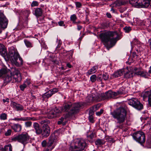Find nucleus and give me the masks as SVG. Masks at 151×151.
Returning <instances> with one entry per match:
<instances>
[{
    "mask_svg": "<svg viewBox=\"0 0 151 151\" xmlns=\"http://www.w3.org/2000/svg\"><path fill=\"white\" fill-rule=\"evenodd\" d=\"M93 112L92 111H89L88 119L89 121L92 123L94 122L93 117Z\"/></svg>",
    "mask_w": 151,
    "mask_h": 151,
    "instance_id": "obj_34",
    "label": "nucleus"
},
{
    "mask_svg": "<svg viewBox=\"0 0 151 151\" xmlns=\"http://www.w3.org/2000/svg\"><path fill=\"white\" fill-rule=\"evenodd\" d=\"M127 92L125 89L124 87L120 88L118 91H117L118 95L123 93H125Z\"/></svg>",
    "mask_w": 151,
    "mask_h": 151,
    "instance_id": "obj_35",
    "label": "nucleus"
},
{
    "mask_svg": "<svg viewBox=\"0 0 151 151\" xmlns=\"http://www.w3.org/2000/svg\"><path fill=\"white\" fill-rule=\"evenodd\" d=\"M82 28V26L80 25H77V29L78 30H80Z\"/></svg>",
    "mask_w": 151,
    "mask_h": 151,
    "instance_id": "obj_60",
    "label": "nucleus"
},
{
    "mask_svg": "<svg viewBox=\"0 0 151 151\" xmlns=\"http://www.w3.org/2000/svg\"><path fill=\"white\" fill-rule=\"evenodd\" d=\"M104 112V110L102 109H101L99 111L96 112V115L99 116L101 115Z\"/></svg>",
    "mask_w": 151,
    "mask_h": 151,
    "instance_id": "obj_51",
    "label": "nucleus"
},
{
    "mask_svg": "<svg viewBox=\"0 0 151 151\" xmlns=\"http://www.w3.org/2000/svg\"><path fill=\"white\" fill-rule=\"evenodd\" d=\"M83 106L82 102H78L72 103L68 102L63 104L62 106L59 108L60 113L61 112H68V114L66 115L70 116H72L78 113L80 109Z\"/></svg>",
    "mask_w": 151,
    "mask_h": 151,
    "instance_id": "obj_2",
    "label": "nucleus"
},
{
    "mask_svg": "<svg viewBox=\"0 0 151 151\" xmlns=\"http://www.w3.org/2000/svg\"><path fill=\"white\" fill-rule=\"evenodd\" d=\"M148 43L150 46V50H151V38H150L148 40Z\"/></svg>",
    "mask_w": 151,
    "mask_h": 151,
    "instance_id": "obj_57",
    "label": "nucleus"
},
{
    "mask_svg": "<svg viewBox=\"0 0 151 151\" xmlns=\"http://www.w3.org/2000/svg\"><path fill=\"white\" fill-rule=\"evenodd\" d=\"M75 4L76 8H80L82 6L81 4L79 2H76Z\"/></svg>",
    "mask_w": 151,
    "mask_h": 151,
    "instance_id": "obj_50",
    "label": "nucleus"
},
{
    "mask_svg": "<svg viewBox=\"0 0 151 151\" xmlns=\"http://www.w3.org/2000/svg\"><path fill=\"white\" fill-rule=\"evenodd\" d=\"M99 37L108 50L121 39L120 35L116 32L111 31L103 32L100 35Z\"/></svg>",
    "mask_w": 151,
    "mask_h": 151,
    "instance_id": "obj_1",
    "label": "nucleus"
},
{
    "mask_svg": "<svg viewBox=\"0 0 151 151\" xmlns=\"http://www.w3.org/2000/svg\"><path fill=\"white\" fill-rule=\"evenodd\" d=\"M27 86L26 84H25L24 83L21 85L19 87L20 88L21 90L23 91L24 90V89L27 87Z\"/></svg>",
    "mask_w": 151,
    "mask_h": 151,
    "instance_id": "obj_48",
    "label": "nucleus"
},
{
    "mask_svg": "<svg viewBox=\"0 0 151 151\" xmlns=\"http://www.w3.org/2000/svg\"><path fill=\"white\" fill-rule=\"evenodd\" d=\"M10 58L11 61L17 66L20 67L23 65V60L17 50L13 47L9 49Z\"/></svg>",
    "mask_w": 151,
    "mask_h": 151,
    "instance_id": "obj_4",
    "label": "nucleus"
},
{
    "mask_svg": "<svg viewBox=\"0 0 151 151\" xmlns=\"http://www.w3.org/2000/svg\"><path fill=\"white\" fill-rule=\"evenodd\" d=\"M128 104L138 110L143 109V106L138 100L135 98L130 99L128 101Z\"/></svg>",
    "mask_w": 151,
    "mask_h": 151,
    "instance_id": "obj_10",
    "label": "nucleus"
},
{
    "mask_svg": "<svg viewBox=\"0 0 151 151\" xmlns=\"http://www.w3.org/2000/svg\"><path fill=\"white\" fill-rule=\"evenodd\" d=\"M11 105L13 108L17 111H22L24 109L23 106L19 104L13 102L11 103Z\"/></svg>",
    "mask_w": 151,
    "mask_h": 151,
    "instance_id": "obj_17",
    "label": "nucleus"
},
{
    "mask_svg": "<svg viewBox=\"0 0 151 151\" xmlns=\"http://www.w3.org/2000/svg\"><path fill=\"white\" fill-rule=\"evenodd\" d=\"M47 145V143L46 140H44L42 142V147H45Z\"/></svg>",
    "mask_w": 151,
    "mask_h": 151,
    "instance_id": "obj_52",
    "label": "nucleus"
},
{
    "mask_svg": "<svg viewBox=\"0 0 151 151\" xmlns=\"http://www.w3.org/2000/svg\"><path fill=\"white\" fill-rule=\"evenodd\" d=\"M1 151H12V147L11 144H9L5 146L1 149Z\"/></svg>",
    "mask_w": 151,
    "mask_h": 151,
    "instance_id": "obj_31",
    "label": "nucleus"
},
{
    "mask_svg": "<svg viewBox=\"0 0 151 151\" xmlns=\"http://www.w3.org/2000/svg\"><path fill=\"white\" fill-rule=\"evenodd\" d=\"M60 113V110L59 108L55 107L50 111L47 115L48 118L51 119L56 117L58 116Z\"/></svg>",
    "mask_w": 151,
    "mask_h": 151,
    "instance_id": "obj_13",
    "label": "nucleus"
},
{
    "mask_svg": "<svg viewBox=\"0 0 151 151\" xmlns=\"http://www.w3.org/2000/svg\"><path fill=\"white\" fill-rule=\"evenodd\" d=\"M58 24L60 26H64L65 25L64 22L63 21H60L58 22Z\"/></svg>",
    "mask_w": 151,
    "mask_h": 151,
    "instance_id": "obj_54",
    "label": "nucleus"
},
{
    "mask_svg": "<svg viewBox=\"0 0 151 151\" xmlns=\"http://www.w3.org/2000/svg\"><path fill=\"white\" fill-rule=\"evenodd\" d=\"M150 95H151V93L149 91H146L142 94L143 99L145 101L147 100V98L148 99L149 98Z\"/></svg>",
    "mask_w": 151,
    "mask_h": 151,
    "instance_id": "obj_28",
    "label": "nucleus"
},
{
    "mask_svg": "<svg viewBox=\"0 0 151 151\" xmlns=\"http://www.w3.org/2000/svg\"><path fill=\"white\" fill-rule=\"evenodd\" d=\"M90 79L92 83L95 82L97 79L96 76L95 74L92 75L90 77Z\"/></svg>",
    "mask_w": 151,
    "mask_h": 151,
    "instance_id": "obj_38",
    "label": "nucleus"
},
{
    "mask_svg": "<svg viewBox=\"0 0 151 151\" xmlns=\"http://www.w3.org/2000/svg\"><path fill=\"white\" fill-rule=\"evenodd\" d=\"M8 24V20L4 15L0 14V27L4 29L6 28Z\"/></svg>",
    "mask_w": 151,
    "mask_h": 151,
    "instance_id": "obj_14",
    "label": "nucleus"
},
{
    "mask_svg": "<svg viewBox=\"0 0 151 151\" xmlns=\"http://www.w3.org/2000/svg\"><path fill=\"white\" fill-rule=\"evenodd\" d=\"M107 17L109 18H111V16L110 13H107L106 14Z\"/></svg>",
    "mask_w": 151,
    "mask_h": 151,
    "instance_id": "obj_59",
    "label": "nucleus"
},
{
    "mask_svg": "<svg viewBox=\"0 0 151 151\" xmlns=\"http://www.w3.org/2000/svg\"><path fill=\"white\" fill-rule=\"evenodd\" d=\"M6 50L4 46L2 44H0V53L1 55L4 57L6 54Z\"/></svg>",
    "mask_w": 151,
    "mask_h": 151,
    "instance_id": "obj_26",
    "label": "nucleus"
},
{
    "mask_svg": "<svg viewBox=\"0 0 151 151\" xmlns=\"http://www.w3.org/2000/svg\"><path fill=\"white\" fill-rule=\"evenodd\" d=\"M50 122V121L47 119L42 120L41 122V124H43L41 134L42 136L44 137H47L50 135V130L48 124Z\"/></svg>",
    "mask_w": 151,
    "mask_h": 151,
    "instance_id": "obj_9",
    "label": "nucleus"
},
{
    "mask_svg": "<svg viewBox=\"0 0 151 151\" xmlns=\"http://www.w3.org/2000/svg\"><path fill=\"white\" fill-rule=\"evenodd\" d=\"M52 149V148L51 150H50L49 149L47 148L46 149L44 150L43 151H51Z\"/></svg>",
    "mask_w": 151,
    "mask_h": 151,
    "instance_id": "obj_64",
    "label": "nucleus"
},
{
    "mask_svg": "<svg viewBox=\"0 0 151 151\" xmlns=\"http://www.w3.org/2000/svg\"><path fill=\"white\" fill-rule=\"evenodd\" d=\"M42 13V10L40 8H36L35 11V15L37 17L40 16Z\"/></svg>",
    "mask_w": 151,
    "mask_h": 151,
    "instance_id": "obj_27",
    "label": "nucleus"
},
{
    "mask_svg": "<svg viewBox=\"0 0 151 151\" xmlns=\"http://www.w3.org/2000/svg\"><path fill=\"white\" fill-rule=\"evenodd\" d=\"M12 129L15 132H19L21 131L22 129V126L19 124H13L12 126Z\"/></svg>",
    "mask_w": 151,
    "mask_h": 151,
    "instance_id": "obj_20",
    "label": "nucleus"
},
{
    "mask_svg": "<svg viewBox=\"0 0 151 151\" xmlns=\"http://www.w3.org/2000/svg\"><path fill=\"white\" fill-rule=\"evenodd\" d=\"M12 70L13 83L20 81L22 78L19 71L15 68H13Z\"/></svg>",
    "mask_w": 151,
    "mask_h": 151,
    "instance_id": "obj_11",
    "label": "nucleus"
},
{
    "mask_svg": "<svg viewBox=\"0 0 151 151\" xmlns=\"http://www.w3.org/2000/svg\"><path fill=\"white\" fill-rule=\"evenodd\" d=\"M73 50H72L70 51L68 54L67 55V59L68 60L70 61H72L73 60Z\"/></svg>",
    "mask_w": 151,
    "mask_h": 151,
    "instance_id": "obj_33",
    "label": "nucleus"
},
{
    "mask_svg": "<svg viewBox=\"0 0 151 151\" xmlns=\"http://www.w3.org/2000/svg\"><path fill=\"white\" fill-rule=\"evenodd\" d=\"M108 99L114 98L115 96H118L117 92L112 91L111 90L107 92Z\"/></svg>",
    "mask_w": 151,
    "mask_h": 151,
    "instance_id": "obj_24",
    "label": "nucleus"
},
{
    "mask_svg": "<svg viewBox=\"0 0 151 151\" xmlns=\"http://www.w3.org/2000/svg\"><path fill=\"white\" fill-rule=\"evenodd\" d=\"M88 137L91 139H92L93 138L94 135L93 133L91 134L90 135L88 136Z\"/></svg>",
    "mask_w": 151,
    "mask_h": 151,
    "instance_id": "obj_56",
    "label": "nucleus"
},
{
    "mask_svg": "<svg viewBox=\"0 0 151 151\" xmlns=\"http://www.w3.org/2000/svg\"><path fill=\"white\" fill-rule=\"evenodd\" d=\"M7 70L5 68H3L0 70V77H3L4 81L3 85L5 86L9 83H13V77L12 73L7 74Z\"/></svg>",
    "mask_w": 151,
    "mask_h": 151,
    "instance_id": "obj_5",
    "label": "nucleus"
},
{
    "mask_svg": "<svg viewBox=\"0 0 151 151\" xmlns=\"http://www.w3.org/2000/svg\"><path fill=\"white\" fill-rule=\"evenodd\" d=\"M69 116L67 115L64 116L63 117H61L59 119V120L58 122V124L59 125L62 124L65 125L66 122V119Z\"/></svg>",
    "mask_w": 151,
    "mask_h": 151,
    "instance_id": "obj_21",
    "label": "nucleus"
},
{
    "mask_svg": "<svg viewBox=\"0 0 151 151\" xmlns=\"http://www.w3.org/2000/svg\"><path fill=\"white\" fill-rule=\"evenodd\" d=\"M98 68V66L97 65L93 66L87 72V75H90L95 73L97 71Z\"/></svg>",
    "mask_w": 151,
    "mask_h": 151,
    "instance_id": "obj_25",
    "label": "nucleus"
},
{
    "mask_svg": "<svg viewBox=\"0 0 151 151\" xmlns=\"http://www.w3.org/2000/svg\"><path fill=\"white\" fill-rule=\"evenodd\" d=\"M132 136L134 140L141 145L143 146L146 138L145 133L142 131H138L133 133Z\"/></svg>",
    "mask_w": 151,
    "mask_h": 151,
    "instance_id": "obj_8",
    "label": "nucleus"
},
{
    "mask_svg": "<svg viewBox=\"0 0 151 151\" xmlns=\"http://www.w3.org/2000/svg\"><path fill=\"white\" fill-rule=\"evenodd\" d=\"M57 141V138L54 135H51L49 138V140L47 143V145L48 147L51 146L54 142H56Z\"/></svg>",
    "mask_w": 151,
    "mask_h": 151,
    "instance_id": "obj_19",
    "label": "nucleus"
},
{
    "mask_svg": "<svg viewBox=\"0 0 151 151\" xmlns=\"http://www.w3.org/2000/svg\"><path fill=\"white\" fill-rule=\"evenodd\" d=\"M38 2L36 1H33L32 2V3L31 4V6L32 7L37 6H38Z\"/></svg>",
    "mask_w": 151,
    "mask_h": 151,
    "instance_id": "obj_47",
    "label": "nucleus"
},
{
    "mask_svg": "<svg viewBox=\"0 0 151 151\" xmlns=\"http://www.w3.org/2000/svg\"><path fill=\"white\" fill-rule=\"evenodd\" d=\"M134 74V73L132 71H127L124 73V78H131L133 76Z\"/></svg>",
    "mask_w": 151,
    "mask_h": 151,
    "instance_id": "obj_30",
    "label": "nucleus"
},
{
    "mask_svg": "<svg viewBox=\"0 0 151 151\" xmlns=\"http://www.w3.org/2000/svg\"><path fill=\"white\" fill-rule=\"evenodd\" d=\"M136 74L140 76L147 78L149 76L148 73L145 71H139L136 73Z\"/></svg>",
    "mask_w": 151,
    "mask_h": 151,
    "instance_id": "obj_22",
    "label": "nucleus"
},
{
    "mask_svg": "<svg viewBox=\"0 0 151 151\" xmlns=\"http://www.w3.org/2000/svg\"><path fill=\"white\" fill-rule=\"evenodd\" d=\"M127 70L126 69L120 70L115 72L112 75L111 77L112 78H115L120 76L123 75L124 72L126 71Z\"/></svg>",
    "mask_w": 151,
    "mask_h": 151,
    "instance_id": "obj_18",
    "label": "nucleus"
},
{
    "mask_svg": "<svg viewBox=\"0 0 151 151\" xmlns=\"http://www.w3.org/2000/svg\"><path fill=\"white\" fill-rule=\"evenodd\" d=\"M95 143L96 145H100L103 144L102 140L99 139L96 140Z\"/></svg>",
    "mask_w": 151,
    "mask_h": 151,
    "instance_id": "obj_39",
    "label": "nucleus"
},
{
    "mask_svg": "<svg viewBox=\"0 0 151 151\" xmlns=\"http://www.w3.org/2000/svg\"><path fill=\"white\" fill-rule=\"evenodd\" d=\"M77 19V17L75 14H73L71 15L70 17V20L72 22L73 24L76 23V21Z\"/></svg>",
    "mask_w": 151,
    "mask_h": 151,
    "instance_id": "obj_36",
    "label": "nucleus"
},
{
    "mask_svg": "<svg viewBox=\"0 0 151 151\" xmlns=\"http://www.w3.org/2000/svg\"><path fill=\"white\" fill-rule=\"evenodd\" d=\"M7 115L5 113H3L1 114L0 118L2 120H5L7 119Z\"/></svg>",
    "mask_w": 151,
    "mask_h": 151,
    "instance_id": "obj_37",
    "label": "nucleus"
},
{
    "mask_svg": "<svg viewBox=\"0 0 151 151\" xmlns=\"http://www.w3.org/2000/svg\"><path fill=\"white\" fill-rule=\"evenodd\" d=\"M131 1H130V4H132V5L138 8H144L145 6V5L143 4L142 3H140L139 1H136L134 2H131Z\"/></svg>",
    "mask_w": 151,
    "mask_h": 151,
    "instance_id": "obj_23",
    "label": "nucleus"
},
{
    "mask_svg": "<svg viewBox=\"0 0 151 151\" xmlns=\"http://www.w3.org/2000/svg\"><path fill=\"white\" fill-rule=\"evenodd\" d=\"M123 29L126 32H129L131 30V28L130 27H125L123 28Z\"/></svg>",
    "mask_w": 151,
    "mask_h": 151,
    "instance_id": "obj_42",
    "label": "nucleus"
},
{
    "mask_svg": "<svg viewBox=\"0 0 151 151\" xmlns=\"http://www.w3.org/2000/svg\"><path fill=\"white\" fill-rule=\"evenodd\" d=\"M24 24L22 23V22H20L19 23V25H18V28L19 29H23L24 28Z\"/></svg>",
    "mask_w": 151,
    "mask_h": 151,
    "instance_id": "obj_44",
    "label": "nucleus"
},
{
    "mask_svg": "<svg viewBox=\"0 0 151 151\" xmlns=\"http://www.w3.org/2000/svg\"><path fill=\"white\" fill-rule=\"evenodd\" d=\"M29 139V136L27 133L25 132L13 137L12 140L14 141H18L24 145H25L28 142Z\"/></svg>",
    "mask_w": 151,
    "mask_h": 151,
    "instance_id": "obj_6",
    "label": "nucleus"
},
{
    "mask_svg": "<svg viewBox=\"0 0 151 151\" xmlns=\"http://www.w3.org/2000/svg\"><path fill=\"white\" fill-rule=\"evenodd\" d=\"M103 78L104 80H107L109 79V76L107 74L105 73L103 75Z\"/></svg>",
    "mask_w": 151,
    "mask_h": 151,
    "instance_id": "obj_49",
    "label": "nucleus"
},
{
    "mask_svg": "<svg viewBox=\"0 0 151 151\" xmlns=\"http://www.w3.org/2000/svg\"><path fill=\"white\" fill-rule=\"evenodd\" d=\"M67 66H68L69 68H70L71 67V65L69 63L67 64Z\"/></svg>",
    "mask_w": 151,
    "mask_h": 151,
    "instance_id": "obj_63",
    "label": "nucleus"
},
{
    "mask_svg": "<svg viewBox=\"0 0 151 151\" xmlns=\"http://www.w3.org/2000/svg\"><path fill=\"white\" fill-rule=\"evenodd\" d=\"M86 146V143L83 139H78L75 142L74 145L70 148L72 151H81L84 150Z\"/></svg>",
    "mask_w": 151,
    "mask_h": 151,
    "instance_id": "obj_7",
    "label": "nucleus"
},
{
    "mask_svg": "<svg viewBox=\"0 0 151 151\" xmlns=\"http://www.w3.org/2000/svg\"><path fill=\"white\" fill-rule=\"evenodd\" d=\"M137 55L136 54V53L135 52H134L132 54V60L133 62L135 59H137Z\"/></svg>",
    "mask_w": 151,
    "mask_h": 151,
    "instance_id": "obj_41",
    "label": "nucleus"
},
{
    "mask_svg": "<svg viewBox=\"0 0 151 151\" xmlns=\"http://www.w3.org/2000/svg\"><path fill=\"white\" fill-rule=\"evenodd\" d=\"M57 42L58 43V44L56 48V50H59V48H60L61 45L62 44V42L60 40H57Z\"/></svg>",
    "mask_w": 151,
    "mask_h": 151,
    "instance_id": "obj_40",
    "label": "nucleus"
},
{
    "mask_svg": "<svg viewBox=\"0 0 151 151\" xmlns=\"http://www.w3.org/2000/svg\"><path fill=\"white\" fill-rule=\"evenodd\" d=\"M96 80H97L98 81H101L102 80L100 76H98Z\"/></svg>",
    "mask_w": 151,
    "mask_h": 151,
    "instance_id": "obj_61",
    "label": "nucleus"
},
{
    "mask_svg": "<svg viewBox=\"0 0 151 151\" xmlns=\"http://www.w3.org/2000/svg\"><path fill=\"white\" fill-rule=\"evenodd\" d=\"M58 88H54L52 89L43 94L42 96V100L44 101L46 99H48L51 97L53 95L57 93L58 91Z\"/></svg>",
    "mask_w": 151,
    "mask_h": 151,
    "instance_id": "obj_12",
    "label": "nucleus"
},
{
    "mask_svg": "<svg viewBox=\"0 0 151 151\" xmlns=\"http://www.w3.org/2000/svg\"><path fill=\"white\" fill-rule=\"evenodd\" d=\"M100 106V105L99 104H97L94 106V107L95 110H97L99 109Z\"/></svg>",
    "mask_w": 151,
    "mask_h": 151,
    "instance_id": "obj_55",
    "label": "nucleus"
},
{
    "mask_svg": "<svg viewBox=\"0 0 151 151\" xmlns=\"http://www.w3.org/2000/svg\"><path fill=\"white\" fill-rule=\"evenodd\" d=\"M32 124V122L30 121L27 122L25 123V126L27 127H30L31 126Z\"/></svg>",
    "mask_w": 151,
    "mask_h": 151,
    "instance_id": "obj_43",
    "label": "nucleus"
},
{
    "mask_svg": "<svg viewBox=\"0 0 151 151\" xmlns=\"http://www.w3.org/2000/svg\"><path fill=\"white\" fill-rule=\"evenodd\" d=\"M31 119V118L30 117H21L20 118H15L13 119V120L14 121H27L30 120Z\"/></svg>",
    "mask_w": 151,
    "mask_h": 151,
    "instance_id": "obj_29",
    "label": "nucleus"
},
{
    "mask_svg": "<svg viewBox=\"0 0 151 151\" xmlns=\"http://www.w3.org/2000/svg\"><path fill=\"white\" fill-rule=\"evenodd\" d=\"M11 133H12V130L10 129H9L5 133V135L6 136H9L11 134Z\"/></svg>",
    "mask_w": 151,
    "mask_h": 151,
    "instance_id": "obj_46",
    "label": "nucleus"
},
{
    "mask_svg": "<svg viewBox=\"0 0 151 151\" xmlns=\"http://www.w3.org/2000/svg\"><path fill=\"white\" fill-rule=\"evenodd\" d=\"M127 108L125 106H122L111 113L113 117L117 120L116 123L122 124L127 118Z\"/></svg>",
    "mask_w": 151,
    "mask_h": 151,
    "instance_id": "obj_3",
    "label": "nucleus"
},
{
    "mask_svg": "<svg viewBox=\"0 0 151 151\" xmlns=\"http://www.w3.org/2000/svg\"><path fill=\"white\" fill-rule=\"evenodd\" d=\"M108 99V97L107 92L105 93H101L100 94H98L95 98L96 100L97 101H100Z\"/></svg>",
    "mask_w": 151,
    "mask_h": 151,
    "instance_id": "obj_15",
    "label": "nucleus"
},
{
    "mask_svg": "<svg viewBox=\"0 0 151 151\" xmlns=\"http://www.w3.org/2000/svg\"><path fill=\"white\" fill-rule=\"evenodd\" d=\"M31 83V80L30 79H27L26 80V81L24 82V83L26 84V86H27L29 85Z\"/></svg>",
    "mask_w": 151,
    "mask_h": 151,
    "instance_id": "obj_45",
    "label": "nucleus"
},
{
    "mask_svg": "<svg viewBox=\"0 0 151 151\" xmlns=\"http://www.w3.org/2000/svg\"><path fill=\"white\" fill-rule=\"evenodd\" d=\"M33 127L35 129V132L37 135H40L41 134L42 132V129L37 123H34Z\"/></svg>",
    "mask_w": 151,
    "mask_h": 151,
    "instance_id": "obj_16",
    "label": "nucleus"
},
{
    "mask_svg": "<svg viewBox=\"0 0 151 151\" xmlns=\"http://www.w3.org/2000/svg\"><path fill=\"white\" fill-rule=\"evenodd\" d=\"M85 12L86 13V18L87 17L88 15L89 14V11L88 10H85Z\"/></svg>",
    "mask_w": 151,
    "mask_h": 151,
    "instance_id": "obj_62",
    "label": "nucleus"
},
{
    "mask_svg": "<svg viewBox=\"0 0 151 151\" xmlns=\"http://www.w3.org/2000/svg\"><path fill=\"white\" fill-rule=\"evenodd\" d=\"M148 101L149 106L151 107V95L150 96L148 99Z\"/></svg>",
    "mask_w": 151,
    "mask_h": 151,
    "instance_id": "obj_53",
    "label": "nucleus"
},
{
    "mask_svg": "<svg viewBox=\"0 0 151 151\" xmlns=\"http://www.w3.org/2000/svg\"><path fill=\"white\" fill-rule=\"evenodd\" d=\"M4 103H5L6 102H9V99L8 98H7L6 99H3L2 100Z\"/></svg>",
    "mask_w": 151,
    "mask_h": 151,
    "instance_id": "obj_58",
    "label": "nucleus"
},
{
    "mask_svg": "<svg viewBox=\"0 0 151 151\" xmlns=\"http://www.w3.org/2000/svg\"><path fill=\"white\" fill-rule=\"evenodd\" d=\"M24 42L26 46L28 48H31L33 46L32 43L27 40H24Z\"/></svg>",
    "mask_w": 151,
    "mask_h": 151,
    "instance_id": "obj_32",
    "label": "nucleus"
}]
</instances>
